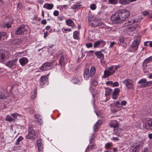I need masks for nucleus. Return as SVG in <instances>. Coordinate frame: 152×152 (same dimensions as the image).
<instances>
[{
	"label": "nucleus",
	"mask_w": 152,
	"mask_h": 152,
	"mask_svg": "<svg viewBox=\"0 0 152 152\" xmlns=\"http://www.w3.org/2000/svg\"><path fill=\"white\" fill-rule=\"evenodd\" d=\"M56 64L57 63L56 61H53L52 62H46L41 66L40 69L42 71L48 70L54 68Z\"/></svg>",
	"instance_id": "nucleus-1"
},
{
	"label": "nucleus",
	"mask_w": 152,
	"mask_h": 152,
	"mask_svg": "<svg viewBox=\"0 0 152 152\" xmlns=\"http://www.w3.org/2000/svg\"><path fill=\"white\" fill-rule=\"evenodd\" d=\"M10 55L8 51L6 50H2L0 51V62H5L8 59Z\"/></svg>",
	"instance_id": "nucleus-2"
},
{
	"label": "nucleus",
	"mask_w": 152,
	"mask_h": 152,
	"mask_svg": "<svg viewBox=\"0 0 152 152\" xmlns=\"http://www.w3.org/2000/svg\"><path fill=\"white\" fill-rule=\"evenodd\" d=\"M118 14L121 16L123 20H124L127 18L129 15V12L128 10L124 9L117 11Z\"/></svg>",
	"instance_id": "nucleus-3"
},
{
	"label": "nucleus",
	"mask_w": 152,
	"mask_h": 152,
	"mask_svg": "<svg viewBox=\"0 0 152 152\" xmlns=\"http://www.w3.org/2000/svg\"><path fill=\"white\" fill-rule=\"evenodd\" d=\"M111 19L114 23H119L123 21L117 11L111 17Z\"/></svg>",
	"instance_id": "nucleus-4"
},
{
	"label": "nucleus",
	"mask_w": 152,
	"mask_h": 152,
	"mask_svg": "<svg viewBox=\"0 0 152 152\" xmlns=\"http://www.w3.org/2000/svg\"><path fill=\"white\" fill-rule=\"evenodd\" d=\"M123 83L129 89L132 90L134 88V85L132 80L129 78H126L123 81Z\"/></svg>",
	"instance_id": "nucleus-5"
},
{
	"label": "nucleus",
	"mask_w": 152,
	"mask_h": 152,
	"mask_svg": "<svg viewBox=\"0 0 152 152\" xmlns=\"http://www.w3.org/2000/svg\"><path fill=\"white\" fill-rule=\"evenodd\" d=\"M58 57L60 58L59 63L61 66H64L66 63V58L65 55L62 52H60L57 55Z\"/></svg>",
	"instance_id": "nucleus-6"
},
{
	"label": "nucleus",
	"mask_w": 152,
	"mask_h": 152,
	"mask_svg": "<svg viewBox=\"0 0 152 152\" xmlns=\"http://www.w3.org/2000/svg\"><path fill=\"white\" fill-rule=\"evenodd\" d=\"M26 31L27 30L25 28L24 26L22 25L15 31V34L17 35H23L26 34Z\"/></svg>",
	"instance_id": "nucleus-7"
},
{
	"label": "nucleus",
	"mask_w": 152,
	"mask_h": 152,
	"mask_svg": "<svg viewBox=\"0 0 152 152\" xmlns=\"http://www.w3.org/2000/svg\"><path fill=\"white\" fill-rule=\"evenodd\" d=\"M140 42V39L139 38L136 39L133 42L131 45V47L133 49V51L134 52L137 50Z\"/></svg>",
	"instance_id": "nucleus-8"
},
{
	"label": "nucleus",
	"mask_w": 152,
	"mask_h": 152,
	"mask_svg": "<svg viewBox=\"0 0 152 152\" xmlns=\"http://www.w3.org/2000/svg\"><path fill=\"white\" fill-rule=\"evenodd\" d=\"M18 60V59L17 58L14 59L12 60H10L9 61L7 62L6 64L5 65L8 67L10 68H12L14 66L15 67Z\"/></svg>",
	"instance_id": "nucleus-9"
},
{
	"label": "nucleus",
	"mask_w": 152,
	"mask_h": 152,
	"mask_svg": "<svg viewBox=\"0 0 152 152\" xmlns=\"http://www.w3.org/2000/svg\"><path fill=\"white\" fill-rule=\"evenodd\" d=\"M145 128L148 131L152 130V119H150L145 122Z\"/></svg>",
	"instance_id": "nucleus-10"
},
{
	"label": "nucleus",
	"mask_w": 152,
	"mask_h": 152,
	"mask_svg": "<svg viewBox=\"0 0 152 152\" xmlns=\"http://www.w3.org/2000/svg\"><path fill=\"white\" fill-rule=\"evenodd\" d=\"M28 132V135L26 136V138L28 139H31L35 135V132L31 127L29 128Z\"/></svg>",
	"instance_id": "nucleus-11"
},
{
	"label": "nucleus",
	"mask_w": 152,
	"mask_h": 152,
	"mask_svg": "<svg viewBox=\"0 0 152 152\" xmlns=\"http://www.w3.org/2000/svg\"><path fill=\"white\" fill-rule=\"evenodd\" d=\"M48 80V78L45 76H43L41 77L40 78V85L42 87L47 83Z\"/></svg>",
	"instance_id": "nucleus-12"
},
{
	"label": "nucleus",
	"mask_w": 152,
	"mask_h": 152,
	"mask_svg": "<svg viewBox=\"0 0 152 152\" xmlns=\"http://www.w3.org/2000/svg\"><path fill=\"white\" fill-rule=\"evenodd\" d=\"M115 121L116 122L115 123L114 122H113L112 123H111L110 124V126L114 128V131L115 132L117 133L118 132V129L117 128L119 126V123L117 122L116 121Z\"/></svg>",
	"instance_id": "nucleus-13"
},
{
	"label": "nucleus",
	"mask_w": 152,
	"mask_h": 152,
	"mask_svg": "<svg viewBox=\"0 0 152 152\" xmlns=\"http://www.w3.org/2000/svg\"><path fill=\"white\" fill-rule=\"evenodd\" d=\"M152 61V56H150L146 59H145L143 61V64L142 65L143 68V69H145L146 66L148 62Z\"/></svg>",
	"instance_id": "nucleus-14"
},
{
	"label": "nucleus",
	"mask_w": 152,
	"mask_h": 152,
	"mask_svg": "<svg viewBox=\"0 0 152 152\" xmlns=\"http://www.w3.org/2000/svg\"><path fill=\"white\" fill-rule=\"evenodd\" d=\"M114 73V71L113 70H109V68L108 69V70H105L104 72V78H106L107 77L110 76L111 75H113Z\"/></svg>",
	"instance_id": "nucleus-15"
},
{
	"label": "nucleus",
	"mask_w": 152,
	"mask_h": 152,
	"mask_svg": "<svg viewBox=\"0 0 152 152\" xmlns=\"http://www.w3.org/2000/svg\"><path fill=\"white\" fill-rule=\"evenodd\" d=\"M19 61L20 64L22 66H23L27 63L28 60L26 58L22 57L20 59Z\"/></svg>",
	"instance_id": "nucleus-16"
},
{
	"label": "nucleus",
	"mask_w": 152,
	"mask_h": 152,
	"mask_svg": "<svg viewBox=\"0 0 152 152\" xmlns=\"http://www.w3.org/2000/svg\"><path fill=\"white\" fill-rule=\"evenodd\" d=\"M35 121L37 122L39 124H41L42 121V119L41 115L37 114L35 115Z\"/></svg>",
	"instance_id": "nucleus-17"
},
{
	"label": "nucleus",
	"mask_w": 152,
	"mask_h": 152,
	"mask_svg": "<svg viewBox=\"0 0 152 152\" xmlns=\"http://www.w3.org/2000/svg\"><path fill=\"white\" fill-rule=\"evenodd\" d=\"M146 80L145 79H142L140 80L138 82V83L141 84L140 86L142 88H145L146 87Z\"/></svg>",
	"instance_id": "nucleus-18"
},
{
	"label": "nucleus",
	"mask_w": 152,
	"mask_h": 152,
	"mask_svg": "<svg viewBox=\"0 0 152 152\" xmlns=\"http://www.w3.org/2000/svg\"><path fill=\"white\" fill-rule=\"evenodd\" d=\"M37 144L39 150H42L43 149V144L41 139H39L37 140Z\"/></svg>",
	"instance_id": "nucleus-19"
},
{
	"label": "nucleus",
	"mask_w": 152,
	"mask_h": 152,
	"mask_svg": "<svg viewBox=\"0 0 152 152\" xmlns=\"http://www.w3.org/2000/svg\"><path fill=\"white\" fill-rule=\"evenodd\" d=\"M90 75L89 71L88 69H85L84 71V78L86 80H88Z\"/></svg>",
	"instance_id": "nucleus-20"
},
{
	"label": "nucleus",
	"mask_w": 152,
	"mask_h": 152,
	"mask_svg": "<svg viewBox=\"0 0 152 152\" xmlns=\"http://www.w3.org/2000/svg\"><path fill=\"white\" fill-rule=\"evenodd\" d=\"M111 111L114 113H116L119 110L118 107L115 104H112L110 105Z\"/></svg>",
	"instance_id": "nucleus-21"
},
{
	"label": "nucleus",
	"mask_w": 152,
	"mask_h": 152,
	"mask_svg": "<svg viewBox=\"0 0 152 152\" xmlns=\"http://www.w3.org/2000/svg\"><path fill=\"white\" fill-rule=\"evenodd\" d=\"M95 54L97 58L103 59L104 58V56L101 51H98L95 53Z\"/></svg>",
	"instance_id": "nucleus-22"
},
{
	"label": "nucleus",
	"mask_w": 152,
	"mask_h": 152,
	"mask_svg": "<svg viewBox=\"0 0 152 152\" xmlns=\"http://www.w3.org/2000/svg\"><path fill=\"white\" fill-rule=\"evenodd\" d=\"M53 7V5L51 4L45 3L43 6V7L48 10L52 9Z\"/></svg>",
	"instance_id": "nucleus-23"
},
{
	"label": "nucleus",
	"mask_w": 152,
	"mask_h": 152,
	"mask_svg": "<svg viewBox=\"0 0 152 152\" xmlns=\"http://www.w3.org/2000/svg\"><path fill=\"white\" fill-rule=\"evenodd\" d=\"M71 82L75 84H80V81L76 77L73 78L71 80Z\"/></svg>",
	"instance_id": "nucleus-24"
},
{
	"label": "nucleus",
	"mask_w": 152,
	"mask_h": 152,
	"mask_svg": "<svg viewBox=\"0 0 152 152\" xmlns=\"http://www.w3.org/2000/svg\"><path fill=\"white\" fill-rule=\"evenodd\" d=\"M73 37L74 39L78 40L79 38V37L78 35L79 32V31H76L73 32Z\"/></svg>",
	"instance_id": "nucleus-25"
},
{
	"label": "nucleus",
	"mask_w": 152,
	"mask_h": 152,
	"mask_svg": "<svg viewBox=\"0 0 152 152\" xmlns=\"http://www.w3.org/2000/svg\"><path fill=\"white\" fill-rule=\"evenodd\" d=\"M101 23L98 22L94 21L91 23V26L92 27H96L101 25Z\"/></svg>",
	"instance_id": "nucleus-26"
},
{
	"label": "nucleus",
	"mask_w": 152,
	"mask_h": 152,
	"mask_svg": "<svg viewBox=\"0 0 152 152\" xmlns=\"http://www.w3.org/2000/svg\"><path fill=\"white\" fill-rule=\"evenodd\" d=\"M96 72L95 68L94 66H92L90 70V75L91 77H93Z\"/></svg>",
	"instance_id": "nucleus-27"
},
{
	"label": "nucleus",
	"mask_w": 152,
	"mask_h": 152,
	"mask_svg": "<svg viewBox=\"0 0 152 152\" xmlns=\"http://www.w3.org/2000/svg\"><path fill=\"white\" fill-rule=\"evenodd\" d=\"M105 96H107L110 95L112 93L113 90L108 88H105Z\"/></svg>",
	"instance_id": "nucleus-28"
},
{
	"label": "nucleus",
	"mask_w": 152,
	"mask_h": 152,
	"mask_svg": "<svg viewBox=\"0 0 152 152\" xmlns=\"http://www.w3.org/2000/svg\"><path fill=\"white\" fill-rule=\"evenodd\" d=\"M130 0H119V3L121 4H127L131 2Z\"/></svg>",
	"instance_id": "nucleus-29"
},
{
	"label": "nucleus",
	"mask_w": 152,
	"mask_h": 152,
	"mask_svg": "<svg viewBox=\"0 0 152 152\" xmlns=\"http://www.w3.org/2000/svg\"><path fill=\"white\" fill-rule=\"evenodd\" d=\"M120 68V66L119 65L117 66H112L109 67V70H113V71H114V73L115 72V71L117 70L118 69Z\"/></svg>",
	"instance_id": "nucleus-30"
},
{
	"label": "nucleus",
	"mask_w": 152,
	"mask_h": 152,
	"mask_svg": "<svg viewBox=\"0 0 152 152\" xmlns=\"http://www.w3.org/2000/svg\"><path fill=\"white\" fill-rule=\"evenodd\" d=\"M127 30L128 32H133L136 29V27L133 26H131L127 27Z\"/></svg>",
	"instance_id": "nucleus-31"
},
{
	"label": "nucleus",
	"mask_w": 152,
	"mask_h": 152,
	"mask_svg": "<svg viewBox=\"0 0 152 152\" xmlns=\"http://www.w3.org/2000/svg\"><path fill=\"white\" fill-rule=\"evenodd\" d=\"M90 90L93 97H94L95 95L97 94L98 93V91L96 90L94 88H91Z\"/></svg>",
	"instance_id": "nucleus-32"
},
{
	"label": "nucleus",
	"mask_w": 152,
	"mask_h": 152,
	"mask_svg": "<svg viewBox=\"0 0 152 152\" xmlns=\"http://www.w3.org/2000/svg\"><path fill=\"white\" fill-rule=\"evenodd\" d=\"M140 148V145H137L132 150V151H130V152H138Z\"/></svg>",
	"instance_id": "nucleus-33"
},
{
	"label": "nucleus",
	"mask_w": 152,
	"mask_h": 152,
	"mask_svg": "<svg viewBox=\"0 0 152 152\" xmlns=\"http://www.w3.org/2000/svg\"><path fill=\"white\" fill-rule=\"evenodd\" d=\"M81 6L80 3H77L73 6L72 8L73 9H78Z\"/></svg>",
	"instance_id": "nucleus-34"
},
{
	"label": "nucleus",
	"mask_w": 152,
	"mask_h": 152,
	"mask_svg": "<svg viewBox=\"0 0 152 152\" xmlns=\"http://www.w3.org/2000/svg\"><path fill=\"white\" fill-rule=\"evenodd\" d=\"M120 89L118 88H115L112 93V94L118 95L119 93Z\"/></svg>",
	"instance_id": "nucleus-35"
},
{
	"label": "nucleus",
	"mask_w": 152,
	"mask_h": 152,
	"mask_svg": "<svg viewBox=\"0 0 152 152\" xmlns=\"http://www.w3.org/2000/svg\"><path fill=\"white\" fill-rule=\"evenodd\" d=\"M23 139V138L21 136H20L17 139L16 142L15 143L16 145H18L19 144L20 142Z\"/></svg>",
	"instance_id": "nucleus-36"
},
{
	"label": "nucleus",
	"mask_w": 152,
	"mask_h": 152,
	"mask_svg": "<svg viewBox=\"0 0 152 152\" xmlns=\"http://www.w3.org/2000/svg\"><path fill=\"white\" fill-rule=\"evenodd\" d=\"M37 94V89L36 88H35L34 90V91L33 92V94L31 96V98L32 99H34L36 96V95Z\"/></svg>",
	"instance_id": "nucleus-37"
},
{
	"label": "nucleus",
	"mask_w": 152,
	"mask_h": 152,
	"mask_svg": "<svg viewBox=\"0 0 152 152\" xmlns=\"http://www.w3.org/2000/svg\"><path fill=\"white\" fill-rule=\"evenodd\" d=\"M7 35V33L5 32H0V40L3 38V37Z\"/></svg>",
	"instance_id": "nucleus-38"
},
{
	"label": "nucleus",
	"mask_w": 152,
	"mask_h": 152,
	"mask_svg": "<svg viewBox=\"0 0 152 152\" xmlns=\"http://www.w3.org/2000/svg\"><path fill=\"white\" fill-rule=\"evenodd\" d=\"M108 2L109 4H115L117 3L118 0H109Z\"/></svg>",
	"instance_id": "nucleus-39"
},
{
	"label": "nucleus",
	"mask_w": 152,
	"mask_h": 152,
	"mask_svg": "<svg viewBox=\"0 0 152 152\" xmlns=\"http://www.w3.org/2000/svg\"><path fill=\"white\" fill-rule=\"evenodd\" d=\"M6 120L7 121H14V119H13L11 116H7L6 118Z\"/></svg>",
	"instance_id": "nucleus-40"
},
{
	"label": "nucleus",
	"mask_w": 152,
	"mask_h": 152,
	"mask_svg": "<svg viewBox=\"0 0 152 152\" xmlns=\"http://www.w3.org/2000/svg\"><path fill=\"white\" fill-rule=\"evenodd\" d=\"M66 23L67 25H69V26H70V25L73 23V22L72 20L69 19L66 21Z\"/></svg>",
	"instance_id": "nucleus-41"
},
{
	"label": "nucleus",
	"mask_w": 152,
	"mask_h": 152,
	"mask_svg": "<svg viewBox=\"0 0 152 152\" xmlns=\"http://www.w3.org/2000/svg\"><path fill=\"white\" fill-rule=\"evenodd\" d=\"M100 45V40L94 43V47L96 48L98 47V46Z\"/></svg>",
	"instance_id": "nucleus-42"
},
{
	"label": "nucleus",
	"mask_w": 152,
	"mask_h": 152,
	"mask_svg": "<svg viewBox=\"0 0 152 152\" xmlns=\"http://www.w3.org/2000/svg\"><path fill=\"white\" fill-rule=\"evenodd\" d=\"M99 126L96 123L94 126V131H95L99 129Z\"/></svg>",
	"instance_id": "nucleus-43"
},
{
	"label": "nucleus",
	"mask_w": 152,
	"mask_h": 152,
	"mask_svg": "<svg viewBox=\"0 0 152 152\" xmlns=\"http://www.w3.org/2000/svg\"><path fill=\"white\" fill-rule=\"evenodd\" d=\"M119 41L121 44H123L124 41V38L123 37H119Z\"/></svg>",
	"instance_id": "nucleus-44"
},
{
	"label": "nucleus",
	"mask_w": 152,
	"mask_h": 152,
	"mask_svg": "<svg viewBox=\"0 0 152 152\" xmlns=\"http://www.w3.org/2000/svg\"><path fill=\"white\" fill-rule=\"evenodd\" d=\"M94 147L95 145H92L90 146H88L87 148V150H92L94 148Z\"/></svg>",
	"instance_id": "nucleus-45"
},
{
	"label": "nucleus",
	"mask_w": 152,
	"mask_h": 152,
	"mask_svg": "<svg viewBox=\"0 0 152 152\" xmlns=\"http://www.w3.org/2000/svg\"><path fill=\"white\" fill-rule=\"evenodd\" d=\"M6 98L5 94L0 92V99H4Z\"/></svg>",
	"instance_id": "nucleus-46"
},
{
	"label": "nucleus",
	"mask_w": 152,
	"mask_h": 152,
	"mask_svg": "<svg viewBox=\"0 0 152 152\" xmlns=\"http://www.w3.org/2000/svg\"><path fill=\"white\" fill-rule=\"evenodd\" d=\"M146 87L149 86H152V81H148L147 82L146 81Z\"/></svg>",
	"instance_id": "nucleus-47"
},
{
	"label": "nucleus",
	"mask_w": 152,
	"mask_h": 152,
	"mask_svg": "<svg viewBox=\"0 0 152 152\" xmlns=\"http://www.w3.org/2000/svg\"><path fill=\"white\" fill-rule=\"evenodd\" d=\"M112 144V143L111 142L108 143L105 145V147L106 148H110V147L111 146Z\"/></svg>",
	"instance_id": "nucleus-48"
},
{
	"label": "nucleus",
	"mask_w": 152,
	"mask_h": 152,
	"mask_svg": "<svg viewBox=\"0 0 152 152\" xmlns=\"http://www.w3.org/2000/svg\"><path fill=\"white\" fill-rule=\"evenodd\" d=\"M90 8L92 10H94L96 8V6L94 4H91L90 5Z\"/></svg>",
	"instance_id": "nucleus-49"
},
{
	"label": "nucleus",
	"mask_w": 152,
	"mask_h": 152,
	"mask_svg": "<svg viewBox=\"0 0 152 152\" xmlns=\"http://www.w3.org/2000/svg\"><path fill=\"white\" fill-rule=\"evenodd\" d=\"M112 85L113 87L118 86H119V83L118 82L116 81L114 83H113L112 84Z\"/></svg>",
	"instance_id": "nucleus-50"
},
{
	"label": "nucleus",
	"mask_w": 152,
	"mask_h": 152,
	"mask_svg": "<svg viewBox=\"0 0 152 152\" xmlns=\"http://www.w3.org/2000/svg\"><path fill=\"white\" fill-rule=\"evenodd\" d=\"M86 46L88 48H90L92 47V44L91 43H87L86 44Z\"/></svg>",
	"instance_id": "nucleus-51"
},
{
	"label": "nucleus",
	"mask_w": 152,
	"mask_h": 152,
	"mask_svg": "<svg viewBox=\"0 0 152 152\" xmlns=\"http://www.w3.org/2000/svg\"><path fill=\"white\" fill-rule=\"evenodd\" d=\"M100 45H101L102 47L104 46L106 44L105 42L102 40H100Z\"/></svg>",
	"instance_id": "nucleus-52"
},
{
	"label": "nucleus",
	"mask_w": 152,
	"mask_h": 152,
	"mask_svg": "<svg viewBox=\"0 0 152 152\" xmlns=\"http://www.w3.org/2000/svg\"><path fill=\"white\" fill-rule=\"evenodd\" d=\"M11 115L14 118H16L19 114L17 113H12Z\"/></svg>",
	"instance_id": "nucleus-53"
},
{
	"label": "nucleus",
	"mask_w": 152,
	"mask_h": 152,
	"mask_svg": "<svg viewBox=\"0 0 152 152\" xmlns=\"http://www.w3.org/2000/svg\"><path fill=\"white\" fill-rule=\"evenodd\" d=\"M53 14L55 16H57L59 15V12L57 10H55L53 12Z\"/></svg>",
	"instance_id": "nucleus-54"
},
{
	"label": "nucleus",
	"mask_w": 152,
	"mask_h": 152,
	"mask_svg": "<svg viewBox=\"0 0 152 152\" xmlns=\"http://www.w3.org/2000/svg\"><path fill=\"white\" fill-rule=\"evenodd\" d=\"M110 42V44L109 46V47L110 48H111L113 47L114 45L115 44V42Z\"/></svg>",
	"instance_id": "nucleus-55"
},
{
	"label": "nucleus",
	"mask_w": 152,
	"mask_h": 152,
	"mask_svg": "<svg viewBox=\"0 0 152 152\" xmlns=\"http://www.w3.org/2000/svg\"><path fill=\"white\" fill-rule=\"evenodd\" d=\"M126 103L127 102L126 101H123L121 102V104L124 106H125Z\"/></svg>",
	"instance_id": "nucleus-56"
},
{
	"label": "nucleus",
	"mask_w": 152,
	"mask_h": 152,
	"mask_svg": "<svg viewBox=\"0 0 152 152\" xmlns=\"http://www.w3.org/2000/svg\"><path fill=\"white\" fill-rule=\"evenodd\" d=\"M47 21L46 20L44 19L41 21V24L42 25H45L47 23Z\"/></svg>",
	"instance_id": "nucleus-57"
},
{
	"label": "nucleus",
	"mask_w": 152,
	"mask_h": 152,
	"mask_svg": "<svg viewBox=\"0 0 152 152\" xmlns=\"http://www.w3.org/2000/svg\"><path fill=\"white\" fill-rule=\"evenodd\" d=\"M98 84V82L96 81H94L92 83V85L94 86H96Z\"/></svg>",
	"instance_id": "nucleus-58"
},
{
	"label": "nucleus",
	"mask_w": 152,
	"mask_h": 152,
	"mask_svg": "<svg viewBox=\"0 0 152 152\" xmlns=\"http://www.w3.org/2000/svg\"><path fill=\"white\" fill-rule=\"evenodd\" d=\"M114 104H115V105L117 106V107H119V106L120 105V103L118 101L116 102H115Z\"/></svg>",
	"instance_id": "nucleus-59"
},
{
	"label": "nucleus",
	"mask_w": 152,
	"mask_h": 152,
	"mask_svg": "<svg viewBox=\"0 0 152 152\" xmlns=\"http://www.w3.org/2000/svg\"><path fill=\"white\" fill-rule=\"evenodd\" d=\"M112 140H113L118 141L119 140V138H118V137H112Z\"/></svg>",
	"instance_id": "nucleus-60"
},
{
	"label": "nucleus",
	"mask_w": 152,
	"mask_h": 152,
	"mask_svg": "<svg viewBox=\"0 0 152 152\" xmlns=\"http://www.w3.org/2000/svg\"><path fill=\"white\" fill-rule=\"evenodd\" d=\"M127 22H128V24L127 25V26H128V25H130V24H133V22L131 20H128Z\"/></svg>",
	"instance_id": "nucleus-61"
},
{
	"label": "nucleus",
	"mask_w": 152,
	"mask_h": 152,
	"mask_svg": "<svg viewBox=\"0 0 152 152\" xmlns=\"http://www.w3.org/2000/svg\"><path fill=\"white\" fill-rule=\"evenodd\" d=\"M112 98L113 99H117V95H113V94H112Z\"/></svg>",
	"instance_id": "nucleus-62"
},
{
	"label": "nucleus",
	"mask_w": 152,
	"mask_h": 152,
	"mask_svg": "<svg viewBox=\"0 0 152 152\" xmlns=\"http://www.w3.org/2000/svg\"><path fill=\"white\" fill-rule=\"evenodd\" d=\"M106 83L107 85H109L110 84H111V85H112V84L113 83V82L111 81H107Z\"/></svg>",
	"instance_id": "nucleus-63"
},
{
	"label": "nucleus",
	"mask_w": 152,
	"mask_h": 152,
	"mask_svg": "<svg viewBox=\"0 0 152 152\" xmlns=\"http://www.w3.org/2000/svg\"><path fill=\"white\" fill-rule=\"evenodd\" d=\"M148 137L150 139H152V133H150L148 134Z\"/></svg>",
	"instance_id": "nucleus-64"
}]
</instances>
